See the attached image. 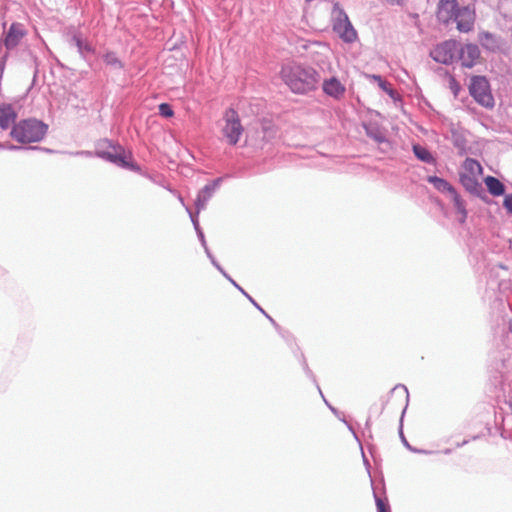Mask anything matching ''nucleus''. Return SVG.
I'll use <instances>...</instances> for the list:
<instances>
[{"mask_svg": "<svg viewBox=\"0 0 512 512\" xmlns=\"http://www.w3.org/2000/svg\"><path fill=\"white\" fill-rule=\"evenodd\" d=\"M280 76L295 94H307L314 91L320 82V74L314 68L296 62L284 64Z\"/></svg>", "mask_w": 512, "mask_h": 512, "instance_id": "nucleus-1", "label": "nucleus"}, {"mask_svg": "<svg viewBox=\"0 0 512 512\" xmlns=\"http://www.w3.org/2000/svg\"><path fill=\"white\" fill-rule=\"evenodd\" d=\"M48 131V125L36 118L23 119L15 123L10 136L22 144L40 142Z\"/></svg>", "mask_w": 512, "mask_h": 512, "instance_id": "nucleus-2", "label": "nucleus"}, {"mask_svg": "<svg viewBox=\"0 0 512 512\" xmlns=\"http://www.w3.org/2000/svg\"><path fill=\"white\" fill-rule=\"evenodd\" d=\"M469 93L479 105L489 109L494 107V97L486 77L473 76L470 79Z\"/></svg>", "mask_w": 512, "mask_h": 512, "instance_id": "nucleus-3", "label": "nucleus"}, {"mask_svg": "<svg viewBox=\"0 0 512 512\" xmlns=\"http://www.w3.org/2000/svg\"><path fill=\"white\" fill-rule=\"evenodd\" d=\"M332 13L334 32L337 33L344 41L353 42L356 39L357 34L348 18V15L338 3L334 4Z\"/></svg>", "mask_w": 512, "mask_h": 512, "instance_id": "nucleus-4", "label": "nucleus"}, {"mask_svg": "<svg viewBox=\"0 0 512 512\" xmlns=\"http://www.w3.org/2000/svg\"><path fill=\"white\" fill-rule=\"evenodd\" d=\"M224 121L225 125L222 128V133L227 142L234 146L239 142L244 131L238 113L233 108L228 109L225 112Z\"/></svg>", "mask_w": 512, "mask_h": 512, "instance_id": "nucleus-5", "label": "nucleus"}, {"mask_svg": "<svg viewBox=\"0 0 512 512\" xmlns=\"http://www.w3.org/2000/svg\"><path fill=\"white\" fill-rule=\"evenodd\" d=\"M105 143L107 144V149H97L95 151V155L97 157L122 168L138 170V167L134 166L127 160L125 152L121 146L116 147L109 141H106Z\"/></svg>", "mask_w": 512, "mask_h": 512, "instance_id": "nucleus-6", "label": "nucleus"}, {"mask_svg": "<svg viewBox=\"0 0 512 512\" xmlns=\"http://www.w3.org/2000/svg\"><path fill=\"white\" fill-rule=\"evenodd\" d=\"M459 43L447 40L436 45L430 52L431 58L441 64H451L457 57Z\"/></svg>", "mask_w": 512, "mask_h": 512, "instance_id": "nucleus-7", "label": "nucleus"}, {"mask_svg": "<svg viewBox=\"0 0 512 512\" xmlns=\"http://www.w3.org/2000/svg\"><path fill=\"white\" fill-rule=\"evenodd\" d=\"M461 8L457 0H440L438 3L437 17L439 21L447 24L457 17Z\"/></svg>", "mask_w": 512, "mask_h": 512, "instance_id": "nucleus-8", "label": "nucleus"}, {"mask_svg": "<svg viewBox=\"0 0 512 512\" xmlns=\"http://www.w3.org/2000/svg\"><path fill=\"white\" fill-rule=\"evenodd\" d=\"M457 55L463 66L471 68L480 57V50L476 44L469 43L463 46L459 44Z\"/></svg>", "mask_w": 512, "mask_h": 512, "instance_id": "nucleus-9", "label": "nucleus"}, {"mask_svg": "<svg viewBox=\"0 0 512 512\" xmlns=\"http://www.w3.org/2000/svg\"><path fill=\"white\" fill-rule=\"evenodd\" d=\"M222 182V178L219 177L212 182L206 184L199 192L195 199V207L197 214L200 213L201 210L205 209L207 202L213 196L216 189L220 186Z\"/></svg>", "mask_w": 512, "mask_h": 512, "instance_id": "nucleus-10", "label": "nucleus"}, {"mask_svg": "<svg viewBox=\"0 0 512 512\" xmlns=\"http://www.w3.org/2000/svg\"><path fill=\"white\" fill-rule=\"evenodd\" d=\"M322 89L326 95L336 100L341 99L346 92L345 85L336 77L325 79L322 83Z\"/></svg>", "mask_w": 512, "mask_h": 512, "instance_id": "nucleus-11", "label": "nucleus"}, {"mask_svg": "<svg viewBox=\"0 0 512 512\" xmlns=\"http://www.w3.org/2000/svg\"><path fill=\"white\" fill-rule=\"evenodd\" d=\"M69 42L77 48L81 58L86 61L88 54H95L96 52L95 47L80 32H74Z\"/></svg>", "mask_w": 512, "mask_h": 512, "instance_id": "nucleus-12", "label": "nucleus"}, {"mask_svg": "<svg viewBox=\"0 0 512 512\" xmlns=\"http://www.w3.org/2000/svg\"><path fill=\"white\" fill-rule=\"evenodd\" d=\"M453 21L457 23L459 31L469 32L474 25V15L468 7H462Z\"/></svg>", "mask_w": 512, "mask_h": 512, "instance_id": "nucleus-13", "label": "nucleus"}, {"mask_svg": "<svg viewBox=\"0 0 512 512\" xmlns=\"http://www.w3.org/2000/svg\"><path fill=\"white\" fill-rule=\"evenodd\" d=\"M23 36L24 31L22 25L19 23H13L3 39V44L7 50L12 49L18 45Z\"/></svg>", "mask_w": 512, "mask_h": 512, "instance_id": "nucleus-14", "label": "nucleus"}, {"mask_svg": "<svg viewBox=\"0 0 512 512\" xmlns=\"http://www.w3.org/2000/svg\"><path fill=\"white\" fill-rule=\"evenodd\" d=\"M17 119L15 108L11 104L3 103L0 105V128L7 130Z\"/></svg>", "mask_w": 512, "mask_h": 512, "instance_id": "nucleus-15", "label": "nucleus"}, {"mask_svg": "<svg viewBox=\"0 0 512 512\" xmlns=\"http://www.w3.org/2000/svg\"><path fill=\"white\" fill-rule=\"evenodd\" d=\"M460 183L471 194L481 196L484 194V189L478 181L477 176L468 175L467 173H460Z\"/></svg>", "mask_w": 512, "mask_h": 512, "instance_id": "nucleus-16", "label": "nucleus"}, {"mask_svg": "<svg viewBox=\"0 0 512 512\" xmlns=\"http://www.w3.org/2000/svg\"><path fill=\"white\" fill-rule=\"evenodd\" d=\"M484 182H485L487 189L491 195L501 196L505 193V186L499 179H497L493 176H487L484 179Z\"/></svg>", "mask_w": 512, "mask_h": 512, "instance_id": "nucleus-17", "label": "nucleus"}, {"mask_svg": "<svg viewBox=\"0 0 512 512\" xmlns=\"http://www.w3.org/2000/svg\"><path fill=\"white\" fill-rule=\"evenodd\" d=\"M428 182L433 184L438 191L446 193L448 196L456 190L447 180L437 176H430L428 178Z\"/></svg>", "mask_w": 512, "mask_h": 512, "instance_id": "nucleus-18", "label": "nucleus"}, {"mask_svg": "<svg viewBox=\"0 0 512 512\" xmlns=\"http://www.w3.org/2000/svg\"><path fill=\"white\" fill-rule=\"evenodd\" d=\"M451 201L457 212L460 214L459 222L464 223L467 218L466 204L458 192L455 190L450 196Z\"/></svg>", "mask_w": 512, "mask_h": 512, "instance_id": "nucleus-19", "label": "nucleus"}, {"mask_svg": "<svg viewBox=\"0 0 512 512\" xmlns=\"http://www.w3.org/2000/svg\"><path fill=\"white\" fill-rule=\"evenodd\" d=\"M479 41L481 45L489 50V51H495L499 48V43L497 37L489 32H482L479 35Z\"/></svg>", "mask_w": 512, "mask_h": 512, "instance_id": "nucleus-20", "label": "nucleus"}, {"mask_svg": "<svg viewBox=\"0 0 512 512\" xmlns=\"http://www.w3.org/2000/svg\"><path fill=\"white\" fill-rule=\"evenodd\" d=\"M364 129L367 136L375 140L377 143H383L386 141L385 134L377 124H365Z\"/></svg>", "mask_w": 512, "mask_h": 512, "instance_id": "nucleus-21", "label": "nucleus"}, {"mask_svg": "<svg viewBox=\"0 0 512 512\" xmlns=\"http://www.w3.org/2000/svg\"><path fill=\"white\" fill-rule=\"evenodd\" d=\"M104 63L114 70H122L124 68L123 62L118 58L114 51H106L102 55Z\"/></svg>", "mask_w": 512, "mask_h": 512, "instance_id": "nucleus-22", "label": "nucleus"}, {"mask_svg": "<svg viewBox=\"0 0 512 512\" xmlns=\"http://www.w3.org/2000/svg\"><path fill=\"white\" fill-rule=\"evenodd\" d=\"M483 172L482 166L480 163L472 158H466V160L463 163V172L467 173L468 175L478 176L481 175Z\"/></svg>", "mask_w": 512, "mask_h": 512, "instance_id": "nucleus-23", "label": "nucleus"}, {"mask_svg": "<svg viewBox=\"0 0 512 512\" xmlns=\"http://www.w3.org/2000/svg\"><path fill=\"white\" fill-rule=\"evenodd\" d=\"M413 152L414 155L422 162H425L427 164L435 163V158L430 153V151L426 149L424 146H421L419 144L413 145Z\"/></svg>", "mask_w": 512, "mask_h": 512, "instance_id": "nucleus-24", "label": "nucleus"}, {"mask_svg": "<svg viewBox=\"0 0 512 512\" xmlns=\"http://www.w3.org/2000/svg\"><path fill=\"white\" fill-rule=\"evenodd\" d=\"M452 143L454 147L458 150V154L460 156H463L467 153V140L461 133L452 132Z\"/></svg>", "mask_w": 512, "mask_h": 512, "instance_id": "nucleus-25", "label": "nucleus"}, {"mask_svg": "<svg viewBox=\"0 0 512 512\" xmlns=\"http://www.w3.org/2000/svg\"><path fill=\"white\" fill-rule=\"evenodd\" d=\"M185 208H186V211L189 213L190 219H191V221L193 223V226L195 228V231L197 233V236H198L202 246H205L206 240H205L204 233H203V231H202V229L200 228V225H199L197 212L193 213L188 206H185Z\"/></svg>", "mask_w": 512, "mask_h": 512, "instance_id": "nucleus-26", "label": "nucleus"}, {"mask_svg": "<svg viewBox=\"0 0 512 512\" xmlns=\"http://www.w3.org/2000/svg\"><path fill=\"white\" fill-rule=\"evenodd\" d=\"M158 109H159V114L162 117L169 118L174 115L173 109H172L171 105H169L168 103H161L159 105Z\"/></svg>", "mask_w": 512, "mask_h": 512, "instance_id": "nucleus-27", "label": "nucleus"}, {"mask_svg": "<svg viewBox=\"0 0 512 512\" xmlns=\"http://www.w3.org/2000/svg\"><path fill=\"white\" fill-rule=\"evenodd\" d=\"M231 283L243 294L245 295L249 301L261 312L264 313L262 307L242 288L240 287L234 280H231Z\"/></svg>", "mask_w": 512, "mask_h": 512, "instance_id": "nucleus-28", "label": "nucleus"}, {"mask_svg": "<svg viewBox=\"0 0 512 512\" xmlns=\"http://www.w3.org/2000/svg\"><path fill=\"white\" fill-rule=\"evenodd\" d=\"M374 496H375L377 512H391L390 506L387 502H385L383 499L378 497L376 494H374Z\"/></svg>", "mask_w": 512, "mask_h": 512, "instance_id": "nucleus-29", "label": "nucleus"}, {"mask_svg": "<svg viewBox=\"0 0 512 512\" xmlns=\"http://www.w3.org/2000/svg\"><path fill=\"white\" fill-rule=\"evenodd\" d=\"M384 92H386L391 98L395 99L397 92L392 88L391 84L384 80L378 85Z\"/></svg>", "mask_w": 512, "mask_h": 512, "instance_id": "nucleus-30", "label": "nucleus"}, {"mask_svg": "<svg viewBox=\"0 0 512 512\" xmlns=\"http://www.w3.org/2000/svg\"><path fill=\"white\" fill-rule=\"evenodd\" d=\"M449 88L452 91V93L454 94V96H458V94L461 90V86L453 76H450V78H449Z\"/></svg>", "mask_w": 512, "mask_h": 512, "instance_id": "nucleus-31", "label": "nucleus"}, {"mask_svg": "<svg viewBox=\"0 0 512 512\" xmlns=\"http://www.w3.org/2000/svg\"><path fill=\"white\" fill-rule=\"evenodd\" d=\"M7 56V51L2 53V43H0V74H3L4 72Z\"/></svg>", "mask_w": 512, "mask_h": 512, "instance_id": "nucleus-32", "label": "nucleus"}, {"mask_svg": "<svg viewBox=\"0 0 512 512\" xmlns=\"http://www.w3.org/2000/svg\"><path fill=\"white\" fill-rule=\"evenodd\" d=\"M503 206L509 214H512V194L505 196Z\"/></svg>", "mask_w": 512, "mask_h": 512, "instance_id": "nucleus-33", "label": "nucleus"}, {"mask_svg": "<svg viewBox=\"0 0 512 512\" xmlns=\"http://www.w3.org/2000/svg\"><path fill=\"white\" fill-rule=\"evenodd\" d=\"M302 366H303V369L306 373V375L311 378L315 383H316V379H315V375L313 374V372L311 371V369L308 367V364L306 362V360L303 358V363H302Z\"/></svg>", "mask_w": 512, "mask_h": 512, "instance_id": "nucleus-34", "label": "nucleus"}, {"mask_svg": "<svg viewBox=\"0 0 512 512\" xmlns=\"http://www.w3.org/2000/svg\"><path fill=\"white\" fill-rule=\"evenodd\" d=\"M30 147L18 146L7 142L6 150L19 151V150H30Z\"/></svg>", "mask_w": 512, "mask_h": 512, "instance_id": "nucleus-35", "label": "nucleus"}, {"mask_svg": "<svg viewBox=\"0 0 512 512\" xmlns=\"http://www.w3.org/2000/svg\"><path fill=\"white\" fill-rule=\"evenodd\" d=\"M70 154L76 155V156H86V157H91L93 155V153L90 151H77L75 153H70Z\"/></svg>", "mask_w": 512, "mask_h": 512, "instance_id": "nucleus-36", "label": "nucleus"}, {"mask_svg": "<svg viewBox=\"0 0 512 512\" xmlns=\"http://www.w3.org/2000/svg\"><path fill=\"white\" fill-rule=\"evenodd\" d=\"M400 436H401V438H402V441H403L404 445H405L407 448H409L410 450L415 451L414 449H412V447L410 446V444L408 443V441H407V440H406V438L404 437L402 430H400Z\"/></svg>", "mask_w": 512, "mask_h": 512, "instance_id": "nucleus-37", "label": "nucleus"}, {"mask_svg": "<svg viewBox=\"0 0 512 512\" xmlns=\"http://www.w3.org/2000/svg\"><path fill=\"white\" fill-rule=\"evenodd\" d=\"M262 314H263V315H265V317H266L267 319H269V321L273 324V326H274L275 328H277V329L279 328L278 324L275 322V320H274L270 315H268L265 311H264V313H262Z\"/></svg>", "mask_w": 512, "mask_h": 512, "instance_id": "nucleus-38", "label": "nucleus"}, {"mask_svg": "<svg viewBox=\"0 0 512 512\" xmlns=\"http://www.w3.org/2000/svg\"><path fill=\"white\" fill-rule=\"evenodd\" d=\"M208 258L210 259V261H212V258H215L212 253L210 252L208 246H207V243H205V246H203Z\"/></svg>", "mask_w": 512, "mask_h": 512, "instance_id": "nucleus-39", "label": "nucleus"}, {"mask_svg": "<svg viewBox=\"0 0 512 512\" xmlns=\"http://www.w3.org/2000/svg\"><path fill=\"white\" fill-rule=\"evenodd\" d=\"M371 78L376 81L378 85L384 81L380 75H372Z\"/></svg>", "mask_w": 512, "mask_h": 512, "instance_id": "nucleus-40", "label": "nucleus"}, {"mask_svg": "<svg viewBox=\"0 0 512 512\" xmlns=\"http://www.w3.org/2000/svg\"><path fill=\"white\" fill-rule=\"evenodd\" d=\"M399 387H401V388L403 389V391H404V393H405V397H406V402H408L409 394H408V390H407V388H406L404 385H401V386H396V387L394 388V390L398 389Z\"/></svg>", "mask_w": 512, "mask_h": 512, "instance_id": "nucleus-41", "label": "nucleus"}, {"mask_svg": "<svg viewBox=\"0 0 512 512\" xmlns=\"http://www.w3.org/2000/svg\"><path fill=\"white\" fill-rule=\"evenodd\" d=\"M30 150H41V151H45V152H48V153H51L53 152L51 149H48V148H43V147H31L30 146Z\"/></svg>", "mask_w": 512, "mask_h": 512, "instance_id": "nucleus-42", "label": "nucleus"}, {"mask_svg": "<svg viewBox=\"0 0 512 512\" xmlns=\"http://www.w3.org/2000/svg\"><path fill=\"white\" fill-rule=\"evenodd\" d=\"M218 270H219V271L222 273V275H223L226 279H228L230 282H231V280H233V279H232V278H231V277H230V276H229V275L224 271V269H223L221 266H220V269H218Z\"/></svg>", "mask_w": 512, "mask_h": 512, "instance_id": "nucleus-43", "label": "nucleus"}, {"mask_svg": "<svg viewBox=\"0 0 512 512\" xmlns=\"http://www.w3.org/2000/svg\"><path fill=\"white\" fill-rule=\"evenodd\" d=\"M218 270H219V271L222 273V275H223L226 279H228L230 282H231V280H233V279H232V278H231V277H230V276H229V275L224 271V269H223L221 266H220V269H218Z\"/></svg>", "mask_w": 512, "mask_h": 512, "instance_id": "nucleus-44", "label": "nucleus"}, {"mask_svg": "<svg viewBox=\"0 0 512 512\" xmlns=\"http://www.w3.org/2000/svg\"><path fill=\"white\" fill-rule=\"evenodd\" d=\"M218 270H219V271L222 273V275H223L226 279H228L230 282H231V280H233V279H232V278H231V277H230V276H229V275L224 271V269H223L221 266H220V269H218Z\"/></svg>", "mask_w": 512, "mask_h": 512, "instance_id": "nucleus-45", "label": "nucleus"}, {"mask_svg": "<svg viewBox=\"0 0 512 512\" xmlns=\"http://www.w3.org/2000/svg\"><path fill=\"white\" fill-rule=\"evenodd\" d=\"M362 456H363V462H364V464H365V466H366V468H367V471L369 472V469H370L369 461H368V459L366 458V456H365V454H364V453H362Z\"/></svg>", "mask_w": 512, "mask_h": 512, "instance_id": "nucleus-46", "label": "nucleus"}, {"mask_svg": "<svg viewBox=\"0 0 512 512\" xmlns=\"http://www.w3.org/2000/svg\"><path fill=\"white\" fill-rule=\"evenodd\" d=\"M342 421H343V422H345V423L347 424V426H348L349 430L353 433V435H354L355 439H357V440H358V436H357L356 432L354 431L353 427H352L351 425H349V424H348L344 419H342Z\"/></svg>", "mask_w": 512, "mask_h": 512, "instance_id": "nucleus-47", "label": "nucleus"}, {"mask_svg": "<svg viewBox=\"0 0 512 512\" xmlns=\"http://www.w3.org/2000/svg\"><path fill=\"white\" fill-rule=\"evenodd\" d=\"M390 5H400L402 0H386Z\"/></svg>", "mask_w": 512, "mask_h": 512, "instance_id": "nucleus-48", "label": "nucleus"}, {"mask_svg": "<svg viewBox=\"0 0 512 512\" xmlns=\"http://www.w3.org/2000/svg\"><path fill=\"white\" fill-rule=\"evenodd\" d=\"M211 263L214 265V267H216L217 269H220V265H219V263L216 261V259H215V258H212Z\"/></svg>", "mask_w": 512, "mask_h": 512, "instance_id": "nucleus-49", "label": "nucleus"}, {"mask_svg": "<svg viewBox=\"0 0 512 512\" xmlns=\"http://www.w3.org/2000/svg\"><path fill=\"white\" fill-rule=\"evenodd\" d=\"M7 142H0V150H6Z\"/></svg>", "mask_w": 512, "mask_h": 512, "instance_id": "nucleus-50", "label": "nucleus"}, {"mask_svg": "<svg viewBox=\"0 0 512 512\" xmlns=\"http://www.w3.org/2000/svg\"><path fill=\"white\" fill-rule=\"evenodd\" d=\"M328 406H329V408L331 409V411H332L335 415H338V412H337V410H336L334 407H332V406H330V405H328Z\"/></svg>", "mask_w": 512, "mask_h": 512, "instance_id": "nucleus-51", "label": "nucleus"}, {"mask_svg": "<svg viewBox=\"0 0 512 512\" xmlns=\"http://www.w3.org/2000/svg\"><path fill=\"white\" fill-rule=\"evenodd\" d=\"M179 200H180V203H182V205L185 206L184 200H183V198L181 196H179Z\"/></svg>", "mask_w": 512, "mask_h": 512, "instance_id": "nucleus-52", "label": "nucleus"}, {"mask_svg": "<svg viewBox=\"0 0 512 512\" xmlns=\"http://www.w3.org/2000/svg\"><path fill=\"white\" fill-rule=\"evenodd\" d=\"M369 426H370V419H368V420L366 421V427H367V428H369Z\"/></svg>", "mask_w": 512, "mask_h": 512, "instance_id": "nucleus-53", "label": "nucleus"}, {"mask_svg": "<svg viewBox=\"0 0 512 512\" xmlns=\"http://www.w3.org/2000/svg\"><path fill=\"white\" fill-rule=\"evenodd\" d=\"M316 385H317V388H318V390H319V393L323 396V394H322V390L320 389L319 385H318L317 383H316Z\"/></svg>", "mask_w": 512, "mask_h": 512, "instance_id": "nucleus-54", "label": "nucleus"}, {"mask_svg": "<svg viewBox=\"0 0 512 512\" xmlns=\"http://www.w3.org/2000/svg\"><path fill=\"white\" fill-rule=\"evenodd\" d=\"M509 330L512 332V321L509 323Z\"/></svg>", "mask_w": 512, "mask_h": 512, "instance_id": "nucleus-55", "label": "nucleus"}]
</instances>
